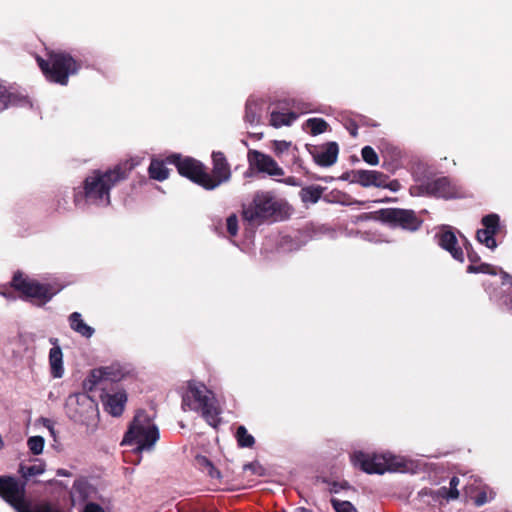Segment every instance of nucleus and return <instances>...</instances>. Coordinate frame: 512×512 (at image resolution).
I'll return each mask as SVG.
<instances>
[{"mask_svg": "<svg viewBox=\"0 0 512 512\" xmlns=\"http://www.w3.org/2000/svg\"><path fill=\"white\" fill-rule=\"evenodd\" d=\"M439 245L449 251L454 259L463 261V251L457 246V238L452 231L445 229L439 233Z\"/></svg>", "mask_w": 512, "mask_h": 512, "instance_id": "20", "label": "nucleus"}, {"mask_svg": "<svg viewBox=\"0 0 512 512\" xmlns=\"http://www.w3.org/2000/svg\"><path fill=\"white\" fill-rule=\"evenodd\" d=\"M69 324L73 331L80 334L85 338H90L93 336L95 330L91 326L87 325L79 312H73L69 316Z\"/></svg>", "mask_w": 512, "mask_h": 512, "instance_id": "22", "label": "nucleus"}, {"mask_svg": "<svg viewBox=\"0 0 512 512\" xmlns=\"http://www.w3.org/2000/svg\"><path fill=\"white\" fill-rule=\"evenodd\" d=\"M123 377V372L119 367L109 366L104 368H98L91 371L87 383L90 385L89 388L93 389L100 385L103 381H119Z\"/></svg>", "mask_w": 512, "mask_h": 512, "instance_id": "16", "label": "nucleus"}, {"mask_svg": "<svg viewBox=\"0 0 512 512\" xmlns=\"http://www.w3.org/2000/svg\"><path fill=\"white\" fill-rule=\"evenodd\" d=\"M45 463L42 460L36 459L32 464H21L19 472L24 478L38 476L44 473Z\"/></svg>", "mask_w": 512, "mask_h": 512, "instance_id": "24", "label": "nucleus"}, {"mask_svg": "<svg viewBox=\"0 0 512 512\" xmlns=\"http://www.w3.org/2000/svg\"><path fill=\"white\" fill-rule=\"evenodd\" d=\"M399 186H400V184L398 181H391L390 183L386 182L385 187L389 188L392 191H397L399 189Z\"/></svg>", "mask_w": 512, "mask_h": 512, "instance_id": "44", "label": "nucleus"}, {"mask_svg": "<svg viewBox=\"0 0 512 512\" xmlns=\"http://www.w3.org/2000/svg\"><path fill=\"white\" fill-rule=\"evenodd\" d=\"M159 439V431L145 411H138L126 432L122 445H134V451H150Z\"/></svg>", "mask_w": 512, "mask_h": 512, "instance_id": "4", "label": "nucleus"}, {"mask_svg": "<svg viewBox=\"0 0 512 512\" xmlns=\"http://www.w3.org/2000/svg\"><path fill=\"white\" fill-rule=\"evenodd\" d=\"M323 188L320 186H308L300 191L301 200L304 203H316L321 198Z\"/></svg>", "mask_w": 512, "mask_h": 512, "instance_id": "25", "label": "nucleus"}, {"mask_svg": "<svg viewBox=\"0 0 512 512\" xmlns=\"http://www.w3.org/2000/svg\"><path fill=\"white\" fill-rule=\"evenodd\" d=\"M294 107L296 109H298L301 113H309V112H312L313 110L310 108V105L309 104H303L302 106L300 105H295L294 104Z\"/></svg>", "mask_w": 512, "mask_h": 512, "instance_id": "42", "label": "nucleus"}, {"mask_svg": "<svg viewBox=\"0 0 512 512\" xmlns=\"http://www.w3.org/2000/svg\"><path fill=\"white\" fill-rule=\"evenodd\" d=\"M297 117L298 115L294 112L284 113L279 111H272L270 115V125L275 128L290 126L297 119Z\"/></svg>", "mask_w": 512, "mask_h": 512, "instance_id": "23", "label": "nucleus"}, {"mask_svg": "<svg viewBox=\"0 0 512 512\" xmlns=\"http://www.w3.org/2000/svg\"><path fill=\"white\" fill-rule=\"evenodd\" d=\"M248 162L251 168H255L257 171L266 173L269 176L284 175V170L277 162L271 156L260 151L250 150L248 152Z\"/></svg>", "mask_w": 512, "mask_h": 512, "instance_id": "12", "label": "nucleus"}, {"mask_svg": "<svg viewBox=\"0 0 512 512\" xmlns=\"http://www.w3.org/2000/svg\"><path fill=\"white\" fill-rule=\"evenodd\" d=\"M169 161L176 165L179 174L207 190H213L231 178L230 165L221 152H214L212 155V174L208 173L200 162L191 158L180 159L179 156L173 155Z\"/></svg>", "mask_w": 512, "mask_h": 512, "instance_id": "1", "label": "nucleus"}, {"mask_svg": "<svg viewBox=\"0 0 512 512\" xmlns=\"http://www.w3.org/2000/svg\"><path fill=\"white\" fill-rule=\"evenodd\" d=\"M339 153V148L336 142H329L322 146L314 154L315 162L323 167L332 166L336 161Z\"/></svg>", "mask_w": 512, "mask_h": 512, "instance_id": "18", "label": "nucleus"}, {"mask_svg": "<svg viewBox=\"0 0 512 512\" xmlns=\"http://www.w3.org/2000/svg\"><path fill=\"white\" fill-rule=\"evenodd\" d=\"M69 417L75 421H84L96 411V404L86 394L70 395L66 402Z\"/></svg>", "mask_w": 512, "mask_h": 512, "instance_id": "11", "label": "nucleus"}, {"mask_svg": "<svg viewBox=\"0 0 512 512\" xmlns=\"http://www.w3.org/2000/svg\"><path fill=\"white\" fill-rule=\"evenodd\" d=\"M283 182L287 185H291V186H298L299 183L297 181V179L295 177H287L286 179L283 180Z\"/></svg>", "mask_w": 512, "mask_h": 512, "instance_id": "43", "label": "nucleus"}, {"mask_svg": "<svg viewBox=\"0 0 512 512\" xmlns=\"http://www.w3.org/2000/svg\"><path fill=\"white\" fill-rule=\"evenodd\" d=\"M495 496V493L493 490L485 487L476 497H475V504L477 506H482L486 504L488 501L492 500Z\"/></svg>", "mask_w": 512, "mask_h": 512, "instance_id": "34", "label": "nucleus"}, {"mask_svg": "<svg viewBox=\"0 0 512 512\" xmlns=\"http://www.w3.org/2000/svg\"><path fill=\"white\" fill-rule=\"evenodd\" d=\"M351 135L354 136V137L357 135L356 128L351 130Z\"/></svg>", "mask_w": 512, "mask_h": 512, "instance_id": "48", "label": "nucleus"}, {"mask_svg": "<svg viewBox=\"0 0 512 512\" xmlns=\"http://www.w3.org/2000/svg\"><path fill=\"white\" fill-rule=\"evenodd\" d=\"M351 461L355 467L369 474H383L386 471H397L404 467L403 459L391 453L370 454L357 451L351 455Z\"/></svg>", "mask_w": 512, "mask_h": 512, "instance_id": "6", "label": "nucleus"}, {"mask_svg": "<svg viewBox=\"0 0 512 512\" xmlns=\"http://www.w3.org/2000/svg\"><path fill=\"white\" fill-rule=\"evenodd\" d=\"M459 479L457 477H453L450 480V487H441L437 490V495L439 497L445 498L447 500H455L459 497V491L457 489L459 485Z\"/></svg>", "mask_w": 512, "mask_h": 512, "instance_id": "28", "label": "nucleus"}, {"mask_svg": "<svg viewBox=\"0 0 512 512\" xmlns=\"http://www.w3.org/2000/svg\"><path fill=\"white\" fill-rule=\"evenodd\" d=\"M304 127L309 129L310 134L315 136L325 132L328 124L322 118H310L305 122Z\"/></svg>", "mask_w": 512, "mask_h": 512, "instance_id": "29", "label": "nucleus"}, {"mask_svg": "<svg viewBox=\"0 0 512 512\" xmlns=\"http://www.w3.org/2000/svg\"><path fill=\"white\" fill-rule=\"evenodd\" d=\"M411 195H432L442 198H454L458 196L457 188L447 177H440L420 186L411 187Z\"/></svg>", "mask_w": 512, "mask_h": 512, "instance_id": "9", "label": "nucleus"}, {"mask_svg": "<svg viewBox=\"0 0 512 512\" xmlns=\"http://www.w3.org/2000/svg\"><path fill=\"white\" fill-rule=\"evenodd\" d=\"M0 496L17 512H20L26 504L24 484L13 477H0Z\"/></svg>", "mask_w": 512, "mask_h": 512, "instance_id": "10", "label": "nucleus"}, {"mask_svg": "<svg viewBox=\"0 0 512 512\" xmlns=\"http://www.w3.org/2000/svg\"><path fill=\"white\" fill-rule=\"evenodd\" d=\"M149 175L152 179L163 181L168 177V169L159 160H152L149 166Z\"/></svg>", "mask_w": 512, "mask_h": 512, "instance_id": "27", "label": "nucleus"}, {"mask_svg": "<svg viewBox=\"0 0 512 512\" xmlns=\"http://www.w3.org/2000/svg\"><path fill=\"white\" fill-rule=\"evenodd\" d=\"M197 464L202 467L203 469H212L213 464L210 462L208 458L205 456H198L196 458Z\"/></svg>", "mask_w": 512, "mask_h": 512, "instance_id": "40", "label": "nucleus"}, {"mask_svg": "<svg viewBox=\"0 0 512 512\" xmlns=\"http://www.w3.org/2000/svg\"><path fill=\"white\" fill-rule=\"evenodd\" d=\"M384 218L395 226L411 231L417 230L421 225V221L412 210L388 209L384 212Z\"/></svg>", "mask_w": 512, "mask_h": 512, "instance_id": "13", "label": "nucleus"}, {"mask_svg": "<svg viewBox=\"0 0 512 512\" xmlns=\"http://www.w3.org/2000/svg\"><path fill=\"white\" fill-rule=\"evenodd\" d=\"M32 106L30 100L27 97L14 95L8 93L6 88L0 84V110L8 108L10 106Z\"/></svg>", "mask_w": 512, "mask_h": 512, "instance_id": "21", "label": "nucleus"}, {"mask_svg": "<svg viewBox=\"0 0 512 512\" xmlns=\"http://www.w3.org/2000/svg\"><path fill=\"white\" fill-rule=\"evenodd\" d=\"M50 342L54 345L49 351V365L51 375L54 378H61L64 374L63 367V353L58 345V340L55 338H51Z\"/></svg>", "mask_w": 512, "mask_h": 512, "instance_id": "19", "label": "nucleus"}, {"mask_svg": "<svg viewBox=\"0 0 512 512\" xmlns=\"http://www.w3.org/2000/svg\"><path fill=\"white\" fill-rule=\"evenodd\" d=\"M260 104L258 101L248 100L246 103L245 120L250 124H257L260 120Z\"/></svg>", "mask_w": 512, "mask_h": 512, "instance_id": "26", "label": "nucleus"}, {"mask_svg": "<svg viewBox=\"0 0 512 512\" xmlns=\"http://www.w3.org/2000/svg\"><path fill=\"white\" fill-rule=\"evenodd\" d=\"M295 512H311L310 510L306 509V508H303V507H299L295 510Z\"/></svg>", "mask_w": 512, "mask_h": 512, "instance_id": "46", "label": "nucleus"}, {"mask_svg": "<svg viewBox=\"0 0 512 512\" xmlns=\"http://www.w3.org/2000/svg\"><path fill=\"white\" fill-rule=\"evenodd\" d=\"M37 61L46 78L61 85H66L68 77L79 69L78 63L64 52H52L47 61L39 57Z\"/></svg>", "mask_w": 512, "mask_h": 512, "instance_id": "5", "label": "nucleus"}, {"mask_svg": "<svg viewBox=\"0 0 512 512\" xmlns=\"http://www.w3.org/2000/svg\"><path fill=\"white\" fill-rule=\"evenodd\" d=\"M226 226H227V231L230 234V236L237 235V232H238V219H237L236 215H234V214L230 215L226 219Z\"/></svg>", "mask_w": 512, "mask_h": 512, "instance_id": "36", "label": "nucleus"}, {"mask_svg": "<svg viewBox=\"0 0 512 512\" xmlns=\"http://www.w3.org/2000/svg\"><path fill=\"white\" fill-rule=\"evenodd\" d=\"M290 147V143L286 141H276L275 142V151L277 153H282L286 151Z\"/></svg>", "mask_w": 512, "mask_h": 512, "instance_id": "41", "label": "nucleus"}, {"mask_svg": "<svg viewBox=\"0 0 512 512\" xmlns=\"http://www.w3.org/2000/svg\"><path fill=\"white\" fill-rule=\"evenodd\" d=\"M45 440L41 436H31L27 440L29 451L34 455H39L43 452Z\"/></svg>", "mask_w": 512, "mask_h": 512, "instance_id": "32", "label": "nucleus"}, {"mask_svg": "<svg viewBox=\"0 0 512 512\" xmlns=\"http://www.w3.org/2000/svg\"><path fill=\"white\" fill-rule=\"evenodd\" d=\"M58 474H59V475H66V473H65L63 470H59V471H58Z\"/></svg>", "mask_w": 512, "mask_h": 512, "instance_id": "49", "label": "nucleus"}, {"mask_svg": "<svg viewBox=\"0 0 512 512\" xmlns=\"http://www.w3.org/2000/svg\"><path fill=\"white\" fill-rule=\"evenodd\" d=\"M82 488H83V484L82 483H80V482H75L74 483V485L72 487V490H71V502H72L73 506L76 505L77 494L81 495Z\"/></svg>", "mask_w": 512, "mask_h": 512, "instance_id": "38", "label": "nucleus"}, {"mask_svg": "<svg viewBox=\"0 0 512 512\" xmlns=\"http://www.w3.org/2000/svg\"><path fill=\"white\" fill-rule=\"evenodd\" d=\"M82 512H105L103 507H101L99 504L89 502L87 503Z\"/></svg>", "mask_w": 512, "mask_h": 512, "instance_id": "39", "label": "nucleus"}, {"mask_svg": "<svg viewBox=\"0 0 512 512\" xmlns=\"http://www.w3.org/2000/svg\"><path fill=\"white\" fill-rule=\"evenodd\" d=\"M484 228L477 231V240L490 249H495L497 243L494 235L499 230V216L497 214H489L482 218Z\"/></svg>", "mask_w": 512, "mask_h": 512, "instance_id": "14", "label": "nucleus"}, {"mask_svg": "<svg viewBox=\"0 0 512 512\" xmlns=\"http://www.w3.org/2000/svg\"><path fill=\"white\" fill-rule=\"evenodd\" d=\"M363 160L372 166H376L379 163V158L375 150L371 146H365L361 150Z\"/></svg>", "mask_w": 512, "mask_h": 512, "instance_id": "33", "label": "nucleus"}, {"mask_svg": "<svg viewBox=\"0 0 512 512\" xmlns=\"http://www.w3.org/2000/svg\"><path fill=\"white\" fill-rule=\"evenodd\" d=\"M473 492L472 490V484L466 486V493L471 494Z\"/></svg>", "mask_w": 512, "mask_h": 512, "instance_id": "47", "label": "nucleus"}, {"mask_svg": "<svg viewBox=\"0 0 512 512\" xmlns=\"http://www.w3.org/2000/svg\"><path fill=\"white\" fill-rule=\"evenodd\" d=\"M105 411L112 416H120L127 402V395L124 391H117L115 393H108L102 397Z\"/></svg>", "mask_w": 512, "mask_h": 512, "instance_id": "17", "label": "nucleus"}, {"mask_svg": "<svg viewBox=\"0 0 512 512\" xmlns=\"http://www.w3.org/2000/svg\"><path fill=\"white\" fill-rule=\"evenodd\" d=\"M127 169L117 166L101 173L95 171L85 180V198L90 204L107 206L110 204V189L126 177Z\"/></svg>", "mask_w": 512, "mask_h": 512, "instance_id": "3", "label": "nucleus"}, {"mask_svg": "<svg viewBox=\"0 0 512 512\" xmlns=\"http://www.w3.org/2000/svg\"><path fill=\"white\" fill-rule=\"evenodd\" d=\"M332 505L336 512H357L355 507L348 501L332 500Z\"/></svg>", "mask_w": 512, "mask_h": 512, "instance_id": "35", "label": "nucleus"}, {"mask_svg": "<svg viewBox=\"0 0 512 512\" xmlns=\"http://www.w3.org/2000/svg\"><path fill=\"white\" fill-rule=\"evenodd\" d=\"M207 472L211 478H220V472L212 466V469H207Z\"/></svg>", "mask_w": 512, "mask_h": 512, "instance_id": "45", "label": "nucleus"}, {"mask_svg": "<svg viewBox=\"0 0 512 512\" xmlns=\"http://www.w3.org/2000/svg\"><path fill=\"white\" fill-rule=\"evenodd\" d=\"M20 512H61L56 506L49 503H39L33 506L27 503L20 510Z\"/></svg>", "mask_w": 512, "mask_h": 512, "instance_id": "30", "label": "nucleus"}, {"mask_svg": "<svg viewBox=\"0 0 512 512\" xmlns=\"http://www.w3.org/2000/svg\"><path fill=\"white\" fill-rule=\"evenodd\" d=\"M236 437L239 446L252 447L254 444V437L250 435L244 426H239L236 431Z\"/></svg>", "mask_w": 512, "mask_h": 512, "instance_id": "31", "label": "nucleus"}, {"mask_svg": "<svg viewBox=\"0 0 512 512\" xmlns=\"http://www.w3.org/2000/svg\"><path fill=\"white\" fill-rule=\"evenodd\" d=\"M280 209V204L270 192L260 191L253 201L243 208V218L250 223H261L272 217Z\"/></svg>", "mask_w": 512, "mask_h": 512, "instance_id": "8", "label": "nucleus"}, {"mask_svg": "<svg viewBox=\"0 0 512 512\" xmlns=\"http://www.w3.org/2000/svg\"><path fill=\"white\" fill-rule=\"evenodd\" d=\"M134 164H131L128 168V170H131Z\"/></svg>", "mask_w": 512, "mask_h": 512, "instance_id": "50", "label": "nucleus"}, {"mask_svg": "<svg viewBox=\"0 0 512 512\" xmlns=\"http://www.w3.org/2000/svg\"><path fill=\"white\" fill-rule=\"evenodd\" d=\"M183 411H193L200 414L212 427L220 423V407L214 393L203 383L189 382L182 396Z\"/></svg>", "mask_w": 512, "mask_h": 512, "instance_id": "2", "label": "nucleus"}, {"mask_svg": "<svg viewBox=\"0 0 512 512\" xmlns=\"http://www.w3.org/2000/svg\"><path fill=\"white\" fill-rule=\"evenodd\" d=\"M13 287L22 293V295L35 304L43 305L51 300V298L60 290L54 288L50 284H42L38 281L16 273L12 280Z\"/></svg>", "mask_w": 512, "mask_h": 512, "instance_id": "7", "label": "nucleus"}, {"mask_svg": "<svg viewBox=\"0 0 512 512\" xmlns=\"http://www.w3.org/2000/svg\"><path fill=\"white\" fill-rule=\"evenodd\" d=\"M387 176L375 170H354L350 174V182L359 184L362 187L385 188Z\"/></svg>", "mask_w": 512, "mask_h": 512, "instance_id": "15", "label": "nucleus"}, {"mask_svg": "<svg viewBox=\"0 0 512 512\" xmlns=\"http://www.w3.org/2000/svg\"><path fill=\"white\" fill-rule=\"evenodd\" d=\"M468 272H482V273H490V274H494L495 273L493 271V267H491L488 264H481L479 266L470 265L468 267Z\"/></svg>", "mask_w": 512, "mask_h": 512, "instance_id": "37", "label": "nucleus"}]
</instances>
